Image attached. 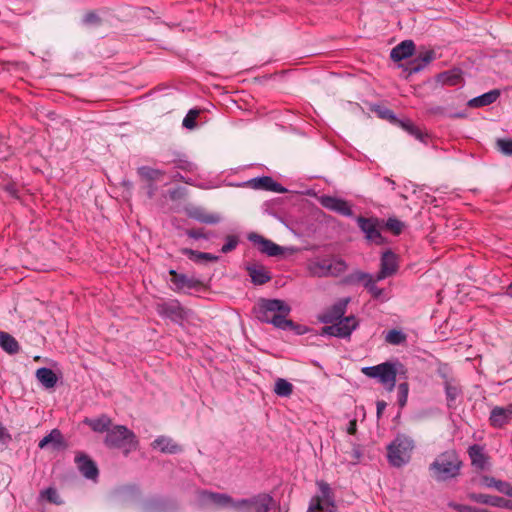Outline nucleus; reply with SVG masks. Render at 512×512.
<instances>
[{"mask_svg": "<svg viewBox=\"0 0 512 512\" xmlns=\"http://www.w3.org/2000/svg\"><path fill=\"white\" fill-rule=\"evenodd\" d=\"M463 461L455 449L446 450L434 459L429 465L431 477L437 482H446L456 479L461 474Z\"/></svg>", "mask_w": 512, "mask_h": 512, "instance_id": "nucleus-1", "label": "nucleus"}, {"mask_svg": "<svg viewBox=\"0 0 512 512\" xmlns=\"http://www.w3.org/2000/svg\"><path fill=\"white\" fill-rule=\"evenodd\" d=\"M362 373L369 378L378 379L388 392H392L396 385L397 377L408 379V369L398 359L386 361L375 366L362 368Z\"/></svg>", "mask_w": 512, "mask_h": 512, "instance_id": "nucleus-2", "label": "nucleus"}, {"mask_svg": "<svg viewBox=\"0 0 512 512\" xmlns=\"http://www.w3.org/2000/svg\"><path fill=\"white\" fill-rule=\"evenodd\" d=\"M291 312V307L281 299L260 298L254 307L255 317L262 323L272 324L275 327L274 318L284 320Z\"/></svg>", "mask_w": 512, "mask_h": 512, "instance_id": "nucleus-3", "label": "nucleus"}, {"mask_svg": "<svg viewBox=\"0 0 512 512\" xmlns=\"http://www.w3.org/2000/svg\"><path fill=\"white\" fill-rule=\"evenodd\" d=\"M104 444L110 449H121L128 455L138 448L139 441L132 430L124 425H115L107 431Z\"/></svg>", "mask_w": 512, "mask_h": 512, "instance_id": "nucleus-4", "label": "nucleus"}, {"mask_svg": "<svg viewBox=\"0 0 512 512\" xmlns=\"http://www.w3.org/2000/svg\"><path fill=\"white\" fill-rule=\"evenodd\" d=\"M414 441L404 435L398 434L387 446L388 462L393 467H402L410 461Z\"/></svg>", "mask_w": 512, "mask_h": 512, "instance_id": "nucleus-5", "label": "nucleus"}, {"mask_svg": "<svg viewBox=\"0 0 512 512\" xmlns=\"http://www.w3.org/2000/svg\"><path fill=\"white\" fill-rule=\"evenodd\" d=\"M274 505L273 497L268 493H258L250 498L235 499L237 512H269Z\"/></svg>", "mask_w": 512, "mask_h": 512, "instance_id": "nucleus-6", "label": "nucleus"}, {"mask_svg": "<svg viewBox=\"0 0 512 512\" xmlns=\"http://www.w3.org/2000/svg\"><path fill=\"white\" fill-rule=\"evenodd\" d=\"M356 222L358 224L359 229L365 234V238L376 245H384L387 243V239L382 236L380 232V228H382V223L384 220H381L377 217H364L357 216Z\"/></svg>", "mask_w": 512, "mask_h": 512, "instance_id": "nucleus-7", "label": "nucleus"}, {"mask_svg": "<svg viewBox=\"0 0 512 512\" xmlns=\"http://www.w3.org/2000/svg\"><path fill=\"white\" fill-rule=\"evenodd\" d=\"M359 326V322L354 315L346 316L337 323L325 324L319 332L321 336H333L338 338H349L354 330Z\"/></svg>", "mask_w": 512, "mask_h": 512, "instance_id": "nucleus-8", "label": "nucleus"}, {"mask_svg": "<svg viewBox=\"0 0 512 512\" xmlns=\"http://www.w3.org/2000/svg\"><path fill=\"white\" fill-rule=\"evenodd\" d=\"M198 500L203 506H214L219 509H233L235 499L227 493L200 490Z\"/></svg>", "mask_w": 512, "mask_h": 512, "instance_id": "nucleus-9", "label": "nucleus"}, {"mask_svg": "<svg viewBox=\"0 0 512 512\" xmlns=\"http://www.w3.org/2000/svg\"><path fill=\"white\" fill-rule=\"evenodd\" d=\"M155 308L161 317L168 318L175 323H180L187 317L185 309L177 299L159 302Z\"/></svg>", "mask_w": 512, "mask_h": 512, "instance_id": "nucleus-10", "label": "nucleus"}, {"mask_svg": "<svg viewBox=\"0 0 512 512\" xmlns=\"http://www.w3.org/2000/svg\"><path fill=\"white\" fill-rule=\"evenodd\" d=\"M435 52L431 49L420 52L414 59L410 60L405 65H400L403 68L404 78L408 79L411 75L422 71L430 62L435 59Z\"/></svg>", "mask_w": 512, "mask_h": 512, "instance_id": "nucleus-11", "label": "nucleus"}, {"mask_svg": "<svg viewBox=\"0 0 512 512\" xmlns=\"http://www.w3.org/2000/svg\"><path fill=\"white\" fill-rule=\"evenodd\" d=\"M247 239L257 246L258 250L269 257H278L284 254V248L264 236L251 232Z\"/></svg>", "mask_w": 512, "mask_h": 512, "instance_id": "nucleus-12", "label": "nucleus"}, {"mask_svg": "<svg viewBox=\"0 0 512 512\" xmlns=\"http://www.w3.org/2000/svg\"><path fill=\"white\" fill-rule=\"evenodd\" d=\"M349 299H340L334 303L331 307L326 309L323 313L318 316L319 322L323 324L337 323L345 318Z\"/></svg>", "mask_w": 512, "mask_h": 512, "instance_id": "nucleus-13", "label": "nucleus"}, {"mask_svg": "<svg viewBox=\"0 0 512 512\" xmlns=\"http://www.w3.org/2000/svg\"><path fill=\"white\" fill-rule=\"evenodd\" d=\"M75 463L79 472L89 480H97L99 469L97 464L90 456L84 452H77L75 455Z\"/></svg>", "mask_w": 512, "mask_h": 512, "instance_id": "nucleus-14", "label": "nucleus"}, {"mask_svg": "<svg viewBox=\"0 0 512 512\" xmlns=\"http://www.w3.org/2000/svg\"><path fill=\"white\" fill-rule=\"evenodd\" d=\"M319 202L324 208L336 212L340 215L346 217L353 216V210L351 208V205L344 199L329 195H323L320 197Z\"/></svg>", "mask_w": 512, "mask_h": 512, "instance_id": "nucleus-15", "label": "nucleus"}, {"mask_svg": "<svg viewBox=\"0 0 512 512\" xmlns=\"http://www.w3.org/2000/svg\"><path fill=\"white\" fill-rule=\"evenodd\" d=\"M467 497L475 503L512 510V501L500 496L471 492Z\"/></svg>", "mask_w": 512, "mask_h": 512, "instance_id": "nucleus-16", "label": "nucleus"}, {"mask_svg": "<svg viewBox=\"0 0 512 512\" xmlns=\"http://www.w3.org/2000/svg\"><path fill=\"white\" fill-rule=\"evenodd\" d=\"M398 270L397 255L392 250L385 251L380 260V271L376 275V280H383L392 276Z\"/></svg>", "mask_w": 512, "mask_h": 512, "instance_id": "nucleus-17", "label": "nucleus"}, {"mask_svg": "<svg viewBox=\"0 0 512 512\" xmlns=\"http://www.w3.org/2000/svg\"><path fill=\"white\" fill-rule=\"evenodd\" d=\"M245 184L255 190L271 191L275 193L287 192V189L285 187H283L280 183L276 182L270 176L255 177L248 180Z\"/></svg>", "mask_w": 512, "mask_h": 512, "instance_id": "nucleus-18", "label": "nucleus"}, {"mask_svg": "<svg viewBox=\"0 0 512 512\" xmlns=\"http://www.w3.org/2000/svg\"><path fill=\"white\" fill-rule=\"evenodd\" d=\"M171 282L174 285L173 290L180 292L184 289H198L202 286V282L196 278L188 277L186 274L178 273L175 269L169 270Z\"/></svg>", "mask_w": 512, "mask_h": 512, "instance_id": "nucleus-19", "label": "nucleus"}, {"mask_svg": "<svg viewBox=\"0 0 512 512\" xmlns=\"http://www.w3.org/2000/svg\"><path fill=\"white\" fill-rule=\"evenodd\" d=\"M177 503L174 500L155 496L147 499L143 505V512H166L171 509H176Z\"/></svg>", "mask_w": 512, "mask_h": 512, "instance_id": "nucleus-20", "label": "nucleus"}, {"mask_svg": "<svg viewBox=\"0 0 512 512\" xmlns=\"http://www.w3.org/2000/svg\"><path fill=\"white\" fill-rule=\"evenodd\" d=\"M245 270L256 286L264 285L272 279L271 273L262 264L247 263Z\"/></svg>", "mask_w": 512, "mask_h": 512, "instance_id": "nucleus-21", "label": "nucleus"}, {"mask_svg": "<svg viewBox=\"0 0 512 512\" xmlns=\"http://www.w3.org/2000/svg\"><path fill=\"white\" fill-rule=\"evenodd\" d=\"M48 445H51V448L54 451L65 450L68 447L62 432L57 428L51 430V432L43 437L38 443V447L40 449H44Z\"/></svg>", "mask_w": 512, "mask_h": 512, "instance_id": "nucleus-22", "label": "nucleus"}, {"mask_svg": "<svg viewBox=\"0 0 512 512\" xmlns=\"http://www.w3.org/2000/svg\"><path fill=\"white\" fill-rule=\"evenodd\" d=\"M512 419V404L506 407L496 406L490 413V424L495 428H502Z\"/></svg>", "mask_w": 512, "mask_h": 512, "instance_id": "nucleus-23", "label": "nucleus"}, {"mask_svg": "<svg viewBox=\"0 0 512 512\" xmlns=\"http://www.w3.org/2000/svg\"><path fill=\"white\" fill-rule=\"evenodd\" d=\"M187 216L203 224H217L221 216L217 213H209L202 207H192L186 210Z\"/></svg>", "mask_w": 512, "mask_h": 512, "instance_id": "nucleus-24", "label": "nucleus"}, {"mask_svg": "<svg viewBox=\"0 0 512 512\" xmlns=\"http://www.w3.org/2000/svg\"><path fill=\"white\" fill-rule=\"evenodd\" d=\"M164 164H174L175 168L191 172L194 169V164L190 162L184 154L179 152H166L163 155Z\"/></svg>", "mask_w": 512, "mask_h": 512, "instance_id": "nucleus-25", "label": "nucleus"}, {"mask_svg": "<svg viewBox=\"0 0 512 512\" xmlns=\"http://www.w3.org/2000/svg\"><path fill=\"white\" fill-rule=\"evenodd\" d=\"M468 455L471 465L479 470H484L488 465L489 457L485 453L484 447L479 444H473L468 448Z\"/></svg>", "mask_w": 512, "mask_h": 512, "instance_id": "nucleus-26", "label": "nucleus"}, {"mask_svg": "<svg viewBox=\"0 0 512 512\" xmlns=\"http://www.w3.org/2000/svg\"><path fill=\"white\" fill-rule=\"evenodd\" d=\"M415 52V44L412 40H404L396 45L390 52V58L394 62H400L411 57Z\"/></svg>", "mask_w": 512, "mask_h": 512, "instance_id": "nucleus-27", "label": "nucleus"}, {"mask_svg": "<svg viewBox=\"0 0 512 512\" xmlns=\"http://www.w3.org/2000/svg\"><path fill=\"white\" fill-rule=\"evenodd\" d=\"M154 449H159L165 454H179L183 451L182 446L173 441L170 437L159 436L152 442Z\"/></svg>", "mask_w": 512, "mask_h": 512, "instance_id": "nucleus-28", "label": "nucleus"}, {"mask_svg": "<svg viewBox=\"0 0 512 512\" xmlns=\"http://www.w3.org/2000/svg\"><path fill=\"white\" fill-rule=\"evenodd\" d=\"M481 484L487 488H494L498 492L512 498V485L489 475H482Z\"/></svg>", "mask_w": 512, "mask_h": 512, "instance_id": "nucleus-29", "label": "nucleus"}, {"mask_svg": "<svg viewBox=\"0 0 512 512\" xmlns=\"http://www.w3.org/2000/svg\"><path fill=\"white\" fill-rule=\"evenodd\" d=\"M180 253L188 257L189 260L197 264H206L208 262H218L219 257L208 252H200L191 248H181Z\"/></svg>", "mask_w": 512, "mask_h": 512, "instance_id": "nucleus-30", "label": "nucleus"}, {"mask_svg": "<svg viewBox=\"0 0 512 512\" xmlns=\"http://www.w3.org/2000/svg\"><path fill=\"white\" fill-rule=\"evenodd\" d=\"M501 92L499 89L490 90L480 96L474 97L468 101V106L472 108H479L488 106L497 101Z\"/></svg>", "mask_w": 512, "mask_h": 512, "instance_id": "nucleus-31", "label": "nucleus"}, {"mask_svg": "<svg viewBox=\"0 0 512 512\" xmlns=\"http://www.w3.org/2000/svg\"><path fill=\"white\" fill-rule=\"evenodd\" d=\"M275 322V328L281 329V330H292L296 335H304L308 332H310L312 329L306 325L298 324L290 319H287V317L282 320L280 317L274 318Z\"/></svg>", "mask_w": 512, "mask_h": 512, "instance_id": "nucleus-32", "label": "nucleus"}, {"mask_svg": "<svg viewBox=\"0 0 512 512\" xmlns=\"http://www.w3.org/2000/svg\"><path fill=\"white\" fill-rule=\"evenodd\" d=\"M0 347L9 355H16L21 349L20 344L15 337L2 330H0Z\"/></svg>", "mask_w": 512, "mask_h": 512, "instance_id": "nucleus-33", "label": "nucleus"}, {"mask_svg": "<svg viewBox=\"0 0 512 512\" xmlns=\"http://www.w3.org/2000/svg\"><path fill=\"white\" fill-rule=\"evenodd\" d=\"M437 81L443 85L456 86L463 81L462 71L460 69H451L441 72L436 77Z\"/></svg>", "mask_w": 512, "mask_h": 512, "instance_id": "nucleus-34", "label": "nucleus"}, {"mask_svg": "<svg viewBox=\"0 0 512 512\" xmlns=\"http://www.w3.org/2000/svg\"><path fill=\"white\" fill-rule=\"evenodd\" d=\"M396 125L401 127L403 130H405L410 135L414 136L417 140L421 141L422 143H428L429 135L421 131L411 120L399 119V122H397Z\"/></svg>", "mask_w": 512, "mask_h": 512, "instance_id": "nucleus-35", "label": "nucleus"}, {"mask_svg": "<svg viewBox=\"0 0 512 512\" xmlns=\"http://www.w3.org/2000/svg\"><path fill=\"white\" fill-rule=\"evenodd\" d=\"M36 378L47 389L55 387L58 381L56 373L47 367L37 369Z\"/></svg>", "mask_w": 512, "mask_h": 512, "instance_id": "nucleus-36", "label": "nucleus"}, {"mask_svg": "<svg viewBox=\"0 0 512 512\" xmlns=\"http://www.w3.org/2000/svg\"><path fill=\"white\" fill-rule=\"evenodd\" d=\"M84 423L87 424L94 432L104 433L109 431L111 428L112 421L110 417L102 414L98 418H85Z\"/></svg>", "mask_w": 512, "mask_h": 512, "instance_id": "nucleus-37", "label": "nucleus"}, {"mask_svg": "<svg viewBox=\"0 0 512 512\" xmlns=\"http://www.w3.org/2000/svg\"><path fill=\"white\" fill-rule=\"evenodd\" d=\"M137 175L144 182H156L164 175V171L149 166H141L137 168Z\"/></svg>", "mask_w": 512, "mask_h": 512, "instance_id": "nucleus-38", "label": "nucleus"}, {"mask_svg": "<svg viewBox=\"0 0 512 512\" xmlns=\"http://www.w3.org/2000/svg\"><path fill=\"white\" fill-rule=\"evenodd\" d=\"M373 278L370 273L356 270L345 277V283L348 285L362 284L366 288V284H369Z\"/></svg>", "mask_w": 512, "mask_h": 512, "instance_id": "nucleus-39", "label": "nucleus"}, {"mask_svg": "<svg viewBox=\"0 0 512 512\" xmlns=\"http://www.w3.org/2000/svg\"><path fill=\"white\" fill-rule=\"evenodd\" d=\"M347 269L346 262L341 258H326V271L328 276H339Z\"/></svg>", "mask_w": 512, "mask_h": 512, "instance_id": "nucleus-40", "label": "nucleus"}, {"mask_svg": "<svg viewBox=\"0 0 512 512\" xmlns=\"http://www.w3.org/2000/svg\"><path fill=\"white\" fill-rule=\"evenodd\" d=\"M371 111L374 112L379 118L389 121L391 124H397L399 118L388 107L380 104L371 106Z\"/></svg>", "mask_w": 512, "mask_h": 512, "instance_id": "nucleus-41", "label": "nucleus"}, {"mask_svg": "<svg viewBox=\"0 0 512 512\" xmlns=\"http://www.w3.org/2000/svg\"><path fill=\"white\" fill-rule=\"evenodd\" d=\"M308 272L313 277H327L326 258L316 259L308 263Z\"/></svg>", "mask_w": 512, "mask_h": 512, "instance_id": "nucleus-42", "label": "nucleus"}, {"mask_svg": "<svg viewBox=\"0 0 512 512\" xmlns=\"http://www.w3.org/2000/svg\"><path fill=\"white\" fill-rule=\"evenodd\" d=\"M453 382V379H446V381H444V389L448 407L453 406L455 400L461 393V389Z\"/></svg>", "mask_w": 512, "mask_h": 512, "instance_id": "nucleus-43", "label": "nucleus"}, {"mask_svg": "<svg viewBox=\"0 0 512 512\" xmlns=\"http://www.w3.org/2000/svg\"><path fill=\"white\" fill-rule=\"evenodd\" d=\"M317 485L321 492V496H319L321 498V501L327 506L334 508V494L332 492L330 485L324 481L317 482Z\"/></svg>", "mask_w": 512, "mask_h": 512, "instance_id": "nucleus-44", "label": "nucleus"}, {"mask_svg": "<svg viewBox=\"0 0 512 512\" xmlns=\"http://www.w3.org/2000/svg\"><path fill=\"white\" fill-rule=\"evenodd\" d=\"M274 392L279 397H289L293 393V385L283 378H278L275 382Z\"/></svg>", "mask_w": 512, "mask_h": 512, "instance_id": "nucleus-45", "label": "nucleus"}, {"mask_svg": "<svg viewBox=\"0 0 512 512\" xmlns=\"http://www.w3.org/2000/svg\"><path fill=\"white\" fill-rule=\"evenodd\" d=\"M385 341L391 345H403L407 341V335L399 329H392L385 335Z\"/></svg>", "mask_w": 512, "mask_h": 512, "instance_id": "nucleus-46", "label": "nucleus"}, {"mask_svg": "<svg viewBox=\"0 0 512 512\" xmlns=\"http://www.w3.org/2000/svg\"><path fill=\"white\" fill-rule=\"evenodd\" d=\"M382 227L390 231L393 235L398 236L405 228V223L396 217H389L386 221H384V223H382Z\"/></svg>", "mask_w": 512, "mask_h": 512, "instance_id": "nucleus-47", "label": "nucleus"}, {"mask_svg": "<svg viewBox=\"0 0 512 512\" xmlns=\"http://www.w3.org/2000/svg\"><path fill=\"white\" fill-rule=\"evenodd\" d=\"M185 234L192 239L199 240V239H205L209 240L211 237L214 236V233L211 231H205L203 228L198 229H186Z\"/></svg>", "mask_w": 512, "mask_h": 512, "instance_id": "nucleus-48", "label": "nucleus"}, {"mask_svg": "<svg viewBox=\"0 0 512 512\" xmlns=\"http://www.w3.org/2000/svg\"><path fill=\"white\" fill-rule=\"evenodd\" d=\"M198 115H199V110L190 109L182 121V126L189 130L196 128V126H197L196 119H197Z\"/></svg>", "mask_w": 512, "mask_h": 512, "instance_id": "nucleus-49", "label": "nucleus"}, {"mask_svg": "<svg viewBox=\"0 0 512 512\" xmlns=\"http://www.w3.org/2000/svg\"><path fill=\"white\" fill-rule=\"evenodd\" d=\"M398 389V405L400 408H403L407 404L408 393H409V384L407 381L400 383L397 387Z\"/></svg>", "mask_w": 512, "mask_h": 512, "instance_id": "nucleus-50", "label": "nucleus"}, {"mask_svg": "<svg viewBox=\"0 0 512 512\" xmlns=\"http://www.w3.org/2000/svg\"><path fill=\"white\" fill-rule=\"evenodd\" d=\"M41 497L45 498L50 503L57 505L62 504V500L60 499L57 490L53 487H48L45 490L41 491Z\"/></svg>", "mask_w": 512, "mask_h": 512, "instance_id": "nucleus-51", "label": "nucleus"}, {"mask_svg": "<svg viewBox=\"0 0 512 512\" xmlns=\"http://www.w3.org/2000/svg\"><path fill=\"white\" fill-rule=\"evenodd\" d=\"M82 23L85 26H100L102 18L95 11H89L84 15Z\"/></svg>", "mask_w": 512, "mask_h": 512, "instance_id": "nucleus-52", "label": "nucleus"}, {"mask_svg": "<svg viewBox=\"0 0 512 512\" xmlns=\"http://www.w3.org/2000/svg\"><path fill=\"white\" fill-rule=\"evenodd\" d=\"M496 147L503 154L511 156L512 155V139L500 138L496 141Z\"/></svg>", "mask_w": 512, "mask_h": 512, "instance_id": "nucleus-53", "label": "nucleus"}, {"mask_svg": "<svg viewBox=\"0 0 512 512\" xmlns=\"http://www.w3.org/2000/svg\"><path fill=\"white\" fill-rule=\"evenodd\" d=\"M239 243V238L237 235H228L226 236V242L221 248V252L226 254L233 251Z\"/></svg>", "mask_w": 512, "mask_h": 512, "instance_id": "nucleus-54", "label": "nucleus"}, {"mask_svg": "<svg viewBox=\"0 0 512 512\" xmlns=\"http://www.w3.org/2000/svg\"><path fill=\"white\" fill-rule=\"evenodd\" d=\"M1 189L7 192L11 197L15 199H19V188L18 185L14 181H9L7 183L1 184Z\"/></svg>", "mask_w": 512, "mask_h": 512, "instance_id": "nucleus-55", "label": "nucleus"}, {"mask_svg": "<svg viewBox=\"0 0 512 512\" xmlns=\"http://www.w3.org/2000/svg\"><path fill=\"white\" fill-rule=\"evenodd\" d=\"M378 280H376V278H373L369 284H366V289L368 290V292L372 295V297L374 299H379L382 294H383V289L382 288H379L377 285H376V282Z\"/></svg>", "mask_w": 512, "mask_h": 512, "instance_id": "nucleus-56", "label": "nucleus"}, {"mask_svg": "<svg viewBox=\"0 0 512 512\" xmlns=\"http://www.w3.org/2000/svg\"><path fill=\"white\" fill-rule=\"evenodd\" d=\"M323 511V502L319 496H315L309 505L308 512H322Z\"/></svg>", "mask_w": 512, "mask_h": 512, "instance_id": "nucleus-57", "label": "nucleus"}, {"mask_svg": "<svg viewBox=\"0 0 512 512\" xmlns=\"http://www.w3.org/2000/svg\"><path fill=\"white\" fill-rule=\"evenodd\" d=\"M448 506L457 512H473V506L458 504L456 502H449Z\"/></svg>", "mask_w": 512, "mask_h": 512, "instance_id": "nucleus-58", "label": "nucleus"}, {"mask_svg": "<svg viewBox=\"0 0 512 512\" xmlns=\"http://www.w3.org/2000/svg\"><path fill=\"white\" fill-rule=\"evenodd\" d=\"M12 441V436L8 430L0 423V443L8 444Z\"/></svg>", "mask_w": 512, "mask_h": 512, "instance_id": "nucleus-59", "label": "nucleus"}, {"mask_svg": "<svg viewBox=\"0 0 512 512\" xmlns=\"http://www.w3.org/2000/svg\"><path fill=\"white\" fill-rule=\"evenodd\" d=\"M144 189L146 190L148 198L152 199L157 191V185L155 182H147Z\"/></svg>", "mask_w": 512, "mask_h": 512, "instance_id": "nucleus-60", "label": "nucleus"}, {"mask_svg": "<svg viewBox=\"0 0 512 512\" xmlns=\"http://www.w3.org/2000/svg\"><path fill=\"white\" fill-rule=\"evenodd\" d=\"M351 456L354 459V463H357L360 461V459L362 457V449L359 445H355V444L353 445V448L351 451Z\"/></svg>", "mask_w": 512, "mask_h": 512, "instance_id": "nucleus-61", "label": "nucleus"}, {"mask_svg": "<svg viewBox=\"0 0 512 512\" xmlns=\"http://www.w3.org/2000/svg\"><path fill=\"white\" fill-rule=\"evenodd\" d=\"M386 407L387 403L384 400H378L376 402V416L378 419L382 416Z\"/></svg>", "mask_w": 512, "mask_h": 512, "instance_id": "nucleus-62", "label": "nucleus"}, {"mask_svg": "<svg viewBox=\"0 0 512 512\" xmlns=\"http://www.w3.org/2000/svg\"><path fill=\"white\" fill-rule=\"evenodd\" d=\"M357 431V422L356 420H351L348 424V427H347V432L348 434L350 435H354Z\"/></svg>", "mask_w": 512, "mask_h": 512, "instance_id": "nucleus-63", "label": "nucleus"}, {"mask_svg": "<svg viewBox=\"0 0 512 512\" xmlns=\"http://www.w3.org/2000/svg\"><path fill=\"white\" fill-rule=\"evenodd\" d=\"M174 180H178V181H181V182H184L186 184H190L191 182L189 180H187L183 175H181L180 173H176L174 175Z\"/></svg>", "mask_w": 512, "mask_h": 512, "instance_id": "nucleus-64", "label": "nucleus"}]
</instances>
